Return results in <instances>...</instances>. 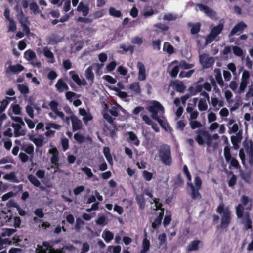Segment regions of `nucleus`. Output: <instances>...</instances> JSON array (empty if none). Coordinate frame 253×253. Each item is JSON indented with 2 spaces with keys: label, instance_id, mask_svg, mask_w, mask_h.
I'll return each instance as SVG.
<instances>
[{
  "label": "nucleus",
  "instance_id": "dca6fc26",
  "mask_svg": "<svg viewBox=\"0 0 253 253\" xmlns=\"http://www.w3.org/2000/svg\"><path fill=\"white\" fill-rule=\"evenodd\" d=\"M21 124L17 123H12L11 125V126L14 129V136L16 137L23 136L25 134L24 131H20V130L21 128Z\"/></svg>",
  "mask_w": 253,
  "mask_h": 253
},
{
  "label": "nucleus",
  "instance_id": "39448f33",
  "mask_svg": "<svg viewBox=\"0 0 253 253\" xmlns=\"http://www.w3.org/2000/svg\"><path fill=\"white\" fill-rule=\"evenodd\" d=\"M244 148L249 156V158H253V142L252 140H245L243 143Z\"/></svg>",
  "mask_w": 253,
  "mask_h": 253
},
{
  "label": "nucleus",
  "instance_id": "aec40b11",
  "mask_svg": "<svg viewBox=\"0 0 253 253\" xmlns=\"http://www.w3.org/2000/svg\"><path fill=\"white\" fill-rule=\"evenodd\" d=\"M93 68L92 66H89L85 71V75L86 78L89 81H90L91 83L94 82V75L92 71Z\"/></svg>",
  "mask_w": 253,
  "mask_h": 253
},
{
  "label": "nucleus",
  "instance_id": "052dcab7",
  "mask_svg": "<svg viewBox=\"0 0 253 253\" xmlns=\"http://www.w3.org/2000/svg\"><path fill=\"white\" fill-rule=\"evenodd\" d=\"M104 111L102 112V115L103 118L105 119L109 123L113 124L114 122V119L107 113L104 112Z\"/></svg>",
  "mask_w": 253,
  "mask_h": 253
},
{
  "label": "nucleus",
  "instance_id": "b1692460",
  "mask_svg": "<svg viewBox=\"0 0 253 253\" xmlns=\"http://www.w3.org/2000/svg\"><path fill=\"white\" fill-rule=\"evenodd\" d=\"M102 236L106 243H109L114 238L113 234L109 230H104Z\"/></svg>",
  "mask_w": 253,
  "mask_h": 253
},
{
  "label": "nucleus",
  "instance_id": "423d86ee",
  "mask_svg": "<svg viewBox=\"0 0 253 253\" xmlns=\"http://www.w3.org/2000/svg\"><path fill=\"white\" fill-rule=\"evenodd\" d=\"M70 119L72 124V128L74 131H77L81 129L82 127V121L75 115L72 114L70 116Z\"/></svg>",
  "mask_w": 253,
  "mask_h": 253
},
{
  "label": "nucleus",
  "instance_id": "5fc2aeb1",
  "mask_svg": "<svg viewBox=\"0 0 253 253\" xmlns=\"http://www.w3.org/2000/svg\"><path fill=\"white\" fill-rule=\"evenodd\" d=\"M34 214L40 218H43L44 215L43 209L41 208L36 209L34 211Z\"/></svg>",
  "mask_w": 253,
  "mask_h": 253
},
{
  "label": "nucleus",
  "instance_id": "cd10ccee",
  "mask_svg": "<svg viewBox=\"0 0 253 253\" xmlns=\"http://www.w3.org/2000/svg\"><path fill=\"white\" fill-rule=\"evenodd\" d=\"M42 246L38 247L40 248V253H47V251L50 249L53 248L50 245V243L47 241H44L42 242Z\"/></svg>",
  "mask_w": 253,
  "mask_h": 253
},
{
  "label": "nucleus",
  "instance_id": "f03ea898",
  "mask_svg": "<svg viewBox=\"0 0 253 253\" xmlns=\"http://www.w3.org/2000/svg\"><path fill=\"white\" fill-rule=\"evenodd\" d=\"M147 109L152 113V118L157 121L162 127L165 128L163 121L158 116L159 111L162 113H164V108L161 104L157 101H153L151 105L147 107Z\"/></svg>",
  "mask_w": 253,
  "mask_h": 253
},
{
  "label": "nucleus",
  "instance_id": "ddd939ff",
  "mask_svg": "<svg viewBox=\"0 0 253 253\" xmlns=\"http://www.w3.org/2000/svg\"><path fill=\"white\" fill-rule=\"evenodd\" d=\"M190 187L191 189V196L194 200L200 199L202 198L201 195L199 192L200 189L195 188L192 183L189 184Z\"/></svg>",
  "mask_w": 253,
  "mask_h": 253
},
{
  "label": "nucleus",
  "instance_id": "338daca9",
  "mask_svg": "<svg viewBox=\"0 0 253 253\" xmlns=\"http://www.w3.org/2000/svg\"><path fill=\"white\" fill-rule=\"evenodd\" d=\"M43 51L45 56L50 59H54V55L49 49L46 47L43 49Z\"/></svg>",
  "mask_w": 253,
  "mask_h": 253
},
{
  "label": "nucleus",
  "instance_id": "f8f14e48",
  "mask_svg": "<svg viewBox=\"0 0 253 253\" xmlns=\"http://www.w3.org/2000/svg\"><path fill=\"white\" fill-rule=\"evenodd\" d=\"M55 87L59 92H62L64 90H68L69 89L68 86L62 79L58 80L55 84Z\"/></svg>",
  "mask_w": 253,
  "mask_h": 253
},
{
  "label": "nucleus",
  "instance_id": "9d476101",
  "mask_svg": "<svg viewBox=\"0 0 253 253\" xmlns=\"http://www.w3.org/2000/svg\"><path fill=\"white\" fill-rule=\"evenodd\" d=\"M137 67L138 69V79L139 81H144L146 78V70L144 64L141 62L137 63Z\"/></svg>",
  "mask_w": 253,
  "mask_h": 253
},
{
  "label": "nucleus",
  "instance_id": "e433bc0d",
  "mask_svg": "<svg viewBox=\"0 0 253 253\" xmlns=\"http://www.w3.org/2000/svg\"><path fill=\"white\" fill-rule=\"evenodd\" d=\"M136 200L137 204L139 205L140 209H143L145 205V199L142 195H138L136 196Z\"/></svg>",
  "mask_w": 253,
  "mask_h": 253
},
{
  "label": "nucleus",
  "instance_id": "bf43d9fd",
  "mask_svg": "<svg viewBox=\"0 0 253 253\" xmlns=\"http://www.w3.org/2000/svg\"><path fill=\"white\" fill-rule=\"evenodd\" d=\"M116 65L117 64L115 61H111L109 64H108L106 66V72H110L113 71L116 68Z\"/></svg>",
  "mask_w": 253,
  "mask_h": 253
},
{
  "label": "nucleus",
  "instance_id": "79ce46f5",
  "mask_svg": "<svg viewBox=\"0 0 253 253\" xmlns=\"http://www.w3.org/2000/svg\"><path fill=\"white\" fill-rule=\"evenodd\" d=\"M28 179L30 182L36 187H39L41 183L39 180L33 175H29Z\"/></svg>",
  "mask_w": 253,
  "mask_h": 253
},
{
  "label": "nucleus",
  "instance_id": "7c9ffc66",
  "mask_svg": "<svg viewBox=\"0 0 253 253\" xmlns=\"http://www.w3.org/2000/svg\"><path fill=\"white\" fill-rule=\"evenodd\" d=\"M244 208L242 204H239L236 207V213L238 218H241L243 216Z\"/></svg>",
  "mask_w": 253,
  "mask_h": 253
},
{
  "label": "nucleus",
  "instance_id": "9b49d317",
  "mask_svg": "<svg viewBox=\"0 0 253 253\" xmlns=\"http://www.w3.org/2000/svg\"><path fill=\"white\" fill-rule=\"evenodd\" d=\"M63 40V38L59 36L57 34H52L47 38V41L48 44L54 45Z\"/></svg>",
  "mask_w": 253,
  "mask_h": 253
},
{
  "label": "nucleus",
  "instance_id": "2f4dec72",
  "mask_svg": "<svg viewBox=\"0 0 253 253\" xmlns=\"http://www.w3.org/2000/svg\"><path fill=\"white\" fill-rule=\"evenodd\" d=\"M18 19L19 23L21 24V26H23V24L26 25L29 23L28 18L25 16L22 11H21L18 15Z\"/></svg>",
  "mask_w": 253,
  "mask_h": 253
},
{
  "label": "nucleus",
  "instance_id": "20e7f679",
  "mask_svg": "<svg viewBox=\"0 0 253 253\" xmlns=\"http://www.w3.org/2000/svg\"><path fill=\"white\" fill-rule=\"evenodd\" d=\"M160 158H171L170 147L167 145H162L159 150Z\"/></svg>",
  "mask_w": 253,
  "mask_h": 253
},
{
  "label": "nucleus",
  "instance_id": "e2e57ef3",
  "mask_svg": "<svg viewBox=\"0 0 253 253\" xmlns=\"http://www.w3.org/2000/svg\"><path fill=\"white\" fill-rule=\"evenodd\" d=\"M185 126L186 123L184 120H179L177 122V128L181 131H183Z\"/></svg>",
  "mask_w": 253,
  "mask_h": 253
},
{
  "label": "nucleus",
  "instance_id": "4d7b16f0",
  "mask_svg": "<svg viewBox=\"0 0 253 253\" xmlns=\"http://www.w3.org/2000/svg\"><path fill=\"white\" fill-rule=\"evenodd\" d=\"M84 224V222L80 218H78L76 221L75 228L77 231H79L81 229V226Z\"/></svg>",
  "mask_w": 253,
  "mask_h": 253
},
{
  "label": "nucleus",
  "instance_id": "de8ad7c7",
  "mask_svg": "<svg viewBox=\"0 0 253 253\" xmlns=\"http://www.w3.org/2000/svg\"><path fill=\"white\" fill-rule=\"evenodd\" d=\"M194 64H188L185 60H181L179 63V67L183 69H189L194 67Z\"/></svg>",
  "mask_w": 253,
  "mask_h": 253
},
{
  "label": "nucleus",
  "instance_id": "c85d7f7f",
  "mask_svg": "<svg viewBox=\"0 0 253 253\" xmlns=\"http://www.w3.org/2000/svg\"><path fill=\"white\" fill-rule=\"evenodd\" d=\"M11 99V98L9 97H6L5 99H3L1 102V105L0 106V114H2L5 110L7 107V106L8 105L9 103V100Z\"/></svg>",
  "mask_w": 253,
  "mask_h": 253
},
{
  "label": "nucleus",
  "instance_id": "ea45409f",
  "mask_svg": "<svg viewBox=\"0 0 253 253\" xmlns=\"http://www.w3.org/2000/svg\"><path fill=\"white\" fill-rule=\"evenodd\" d=\"M150 242L146 238H144L142 241V249L141 251H148L150 249Z\"/></svg>",
  "mask_w": 253,
  "mask_h": 253
},
{
  "label": "nucleus",
  "instance_id": "4be33fe9",
  "mask_svg": "<svg viewBox=\"0 0 253 253\" xmlns=\"http://www.w3.org/2000/svg\"><path fill=\"white\" fill-rule=\"evenodd\" d=\"M244 224L245 229L248 230L252 228V221L251 219L249 213L245 214Z\"/></svg>",
  "mask_w": 253,
  "mask_h": 253
},
{
  "label": "nucleus",
  "instance_id": "c756f323",
  "mask_svg": "<svg viewBox=\"0 0 253 253\" xmlns=\"http://www.w3.org/2000/svg\"><path fill=\"white\" fill-rule=\"evenodd\" d=\"M202 134L204 136V139L206 140V143L208 147H211L212 146V139L211 135L208 132H203Z\"/></svg>",
  "mask_w": 253,
  "mask_h": 253
},
{
  "label": "nucleus",
  "instance_id": "5701e85b",
  "mask_svg": "<svg viewBox=\"0 0 253 253\" xmlns=\"http://www.w3.org/2000/svg\"><path fill=\"white\" fill-rule=\"evenodd\" d=\"M173 84L176 91L180 93H183L184 92L186 87L182 82H173Z\"/></svg>",
  "mask_w": 253,
  "mask_h": 253
},
{
  "label": "nucleus",
  "instance_id": "72a5a7b5",
  "mask_svg": "<svg viewBox=\"0 0 253 253\" xmlns=\"http://www.w3.org/2000/svg\"><path fill=\"white\" fill-rule=\"evenodd\" d=\"M24 57L28 60H31L36 58L35 53L32 50H28L24 53Z\"/></svg>",
  "mask_w": 253,
  "mask_h": 253
},
{
  "label": "nucleus",
  "instance_id": "a18cd8bd",
  "mask_svg": "<svg viewBox=\"0 0 253 253\" xmlns=\"http://www.w3.org/2000/svg\"><path fill=\"white\" fill-rule=\"evenodd\" d=\"M192 27L191 29V33L193 35L197 34L200 30L201 24L199 23H197L194 24H191Z\"/></svg>",
  "mask_w": 253,
  "mask_h": 253
},
{
  "label": "nucleus",
  "instance_id": "f704fd0d",
  "mask_svg": "<svg viewBox=\"0 0 253 253\" xmlns=\"http://www.w3.org/2000/svg\"><path fill=\"white\" fill-rule=\"evenodd\" d=\"M69 75L74 82L79 85L80 84V78L79 75L76 73L75 71H71L69 72Z\"/></svg>",
  "mask_w": 253,
  "mask_h": 253
},
{
  "label": "nucleus",
  "instance_id": "6e6552de",
  "mask_svg": "<svg viewBox=\"0 0 253 253\" xmlns=\"http://www.w3.org/2000/svg\"><path fill=\"white\" fill-rule=\"evenodd\" d=\"M203 245V243L199 240H194L190 242L186 247V251L190 252L199 250V245Z\"/></svg>",
  "mask_w": 253,
  "mask_h": 253
},
{
  "label": "nucleus",
  "instance_id": "412c9836",
  "mask_svg": "<svg viewBox=\"0 0 253 253\" xmlns=\"http://www.w3.org/2000/svg\"><path fill=\"white\" fill-rule=\"evenodd\" d=\"M203 132H207L205 130H202L200 129L197 130L196 131V133L197 134V135L195 137V139L198 143L199 145H203L204 143V137L202 134Z\"/></svg>",
  "mask_w": 253,
  "mask_h": 253
},
{
  "label": "nucleus",
  "instance_id": "69168bd1",
  "mask_svg": "<svg viewBox=\"0 0 253 253\" xmlns=\"http://www.w3.org/2000/svg\"><path fill=\"white\" fill-rule=\"evenodd\" d=\"M143 176L145 180L149 181L152 179L153 174L146 170H144L143 171Z\"/></svg>",
  "mask_w": 253,
  "mask_h": 253
},
{
  "label": "nucleus",
  "instance_id": "2eb2a0df",
  "mask_svg": "<svg viewBox=\"0 0 253 253\" xmlns=\"http://www.w3.org/2000/svg\"><path fill=\"white\" fill-rule=\"evenodd\" d=\"M105 128L106 129L105 131L106 135L109 136L111 138H114L116 136L118 128L115 125H113L112 128L110 126H105Z\"/></svg>",
  "mask_w": 253,
  "mask_h": 253
},
{
  "label": "nucleus",
  "instance_id": "09e8293b",
  "mask_svg": "<svg viewBox=\"0 0 253 253\" xmlns=\"http://www.w3.org/2000/svg\"><path fill=\"white\" fill-rule=\"evenodd\" d=\"M18 88L21 93L26 94L29 93V89L27 86L24 84H19Z\"/></svg>",
  "mask_w": 253,
  "mask_h": 253
},
{
  "label": "nucleus",
  "instance_id": "8fccbe9b",
  "mask_svg": "<svg viewBox=\"0 0 253 253\" xmlns=\"http://www.w3.org/2000/svg\"><path fill=\"white\" fill-rule=\"evenodd\" d=\"M233 53L237 56H241L243 54L242 49L238 46H233L232 48Z\"/></svg>",
  "mask_w": 253,
  "mask_h": 253
},
{
  "label": "nucleus",
  "instance_id": "f257e3e1",
  "mask_svg": "<svg viewBox=\"0 0 253 253\" xmlns=\"http://www.w3.org/2000/svg\"><path fill=\"white\" fill-rule=\"evenodd\" d=\"M216 212L220 214H222L221 218L220 225L217 226V228L226 229L231 221V212L229 208L228 207H225L224 204L221 203L217 207Z\"/></svg>",
  "mask_w": 253,
  "mask_h": 253
},
{
  "label": "nucleus",
  "instance_id": "4468645a",
  "mask_svg": "<svg viewBox=\"0 0 253 253\" xmlns=\"http://www.w3.org/2000/svg\"><path fill=\"white\" fill-rule=\"evenodd\" d=\"M24 69V67L20 64H16L14 65H10L7 69V73H19L22 71Z\"/></svg>",
  "mask_w": 253,
  "mask_h": 253
},
{
  "label": "nucleus",
  "instance_id": "a211bd4d",
  "mask_svg": "<svg viewBox=\"0 0 253 253\" xmlns=\"http://www.w3.org/2000/svg\"><path fill=\"white\" fill-rule=\"evenodd\" d=\"M127 134L129 136V142L132 144L138 146L139 145L140 141L136 134L132 131L128 132Z\"/></svg>",
  "mask_w": 253,
  "mask_h": 253
},
{
  "label": "nucleus",
  "instance_id": "13d9d810",
  "mask_svg": "<svg viewBox=\"0 0 253 253\" xmlns=\"http://www.w3.org/2000/svg\"><path fill=\"white\" fill-rule=\"evenodd\" d=\"M49 106L53 112H56L58 110V103L57 101L55 100L50 101L49 103Z\"/></svg>",
  "mask_w": 253,
  "mask_h": 253
},
{
  "label": "nucleus",
  "instance_id": "a19ab883",
  "mask_svg": "<svg viewBox=\"0 0 253 253\" xmlns=\"http://www.w3.org/2000/svg\"><path fill=\"white\" fill-rule=\"evenodd\" d=\"M189 125L192 129L201 128L202 126V124L196 120H192L189 122Z\"/></svg>",
  "mask_w": 253,
  "mask_h": 253
},
{
  "label": "nucleus",
  "instance_id": "37998d69",
  "mask_svg": "<svg viewBox=\"0 0 253 253\" xmlns=\"http://www.w3.org/2000/svg\"><path fill=\"white\" fill-rule=\"evenodd\" d=\"M34 146L32 144L23 146L21 147V150L25 151L26 153L28 154H33L34 152Z\"/></svg>",
  "mask_w": 253,
  "mask_h": 253
},
{
  "label": "nucleus",
  "instance_id": "7ed1b4c3",
  "mask_svg": "<svg viewBox=\"0 0 253 253\" xmlns=\"http://www.w3.org/2000/svg\"><path fill=\"white\" fill-rule=\"evenodd\" d=\"M199 61L204 68H209L213 66L214 59L212 57H209L206 54H203L199 56Z\"/></svg>",
  "mask_w": 253,
  "mask_h": 253
},
{
  "label": "nucleus",
  "instance_id": "a878e982",
  "mask_svg": "<svg viewBox=\"0 0 253 253\" xmlns=\"http://www.w3.org/2000/svg\"><path fill=\"white\" fill-rule=\"evenodd\" d=\"M109 106L106 104L105 105V107H104L103 111H108L109 113L114 117H117L119 115V111L117 109V108L115 106H112L111 109L108 110Z\"/></svg>",
  "mask_w": 253,
  "mask_h": 253
},
{
  "label": "nucleus",
  "instance_id": "0eeeda50",
  "mask_svg": "<svg viewBox=\"0 0 253 253\" xmlns=\"http://www.w3.org/2000/svg\"><path fill=\"white\" fill-rule=\"evenodd\" d=\"M197 6L199 10L204 12L208 16L211 18L215 17L216 13L212 9H210L208 6L203 4H198Z\"/></svg>",
  "mask_w": 253,
  "mask_h": 253
},
{
  "label": "nucleus",
  "instance_id": "c03bdc74",
  "mask_svg": "<svg viewBox=\"0 0 253 253\" xmlns=\"http://www.w3.org/2000/svg\"><path fill=\"white\" fill-rule=\"evenodd\" d=\"M29 7L30 10L32 11L35 14H37L41 12V11L39 10L38 5L35 2H33L30 3Z\"/></svg>",
  "mask_w": 253,
  "mask_h": 253
},
{
  "label": "nucleus",
  "instance_id": "4c0bfd02",
  "mask_svg": "<svg viewBox=\"0 0 253 253\" xmlns=\"http://www.w3.org/2000/svg\"><path fill=\"white\" fill-rule=\"evenodd\" d=\"M198 109L200 111H206L208 108V106L205 99H200L198 103Z\"/></svg>",
  "mask_w": 253,
  "mask_h": 253
},
{
  "label": "nucleus",
  "instance_id": "680f3d73",
  "mask_svg": "<svg viewBox=\"0 0 253 253\" xmlns=\"http://www.w3.org/2000/svg\"><path fill=\"white\" fill-rule=\"evenodd\" d=\"M82 170L84 172L85 174L88 176V178L92 177L93 174L91 170V169L88 167H85L82 168Z\"/></svg>",
  "mask_w": 253,
  "mask_h": 253
},
{
  "label": "nucleus",
  "instance_id": "6ab92c4d",
  "mask_svg": "<svg viewBox=\"0 0 253 253\" xmlns=\"http://www.w3.org/2000/svg\"><path fill=\"white\" fill-rule=\"evenodd\" d=\"M77 10L79 12H82L83 15L85 17L88 14L89 9L87 5H84L81 2L78 6Z\"/></svg>",
  "mask_w": 253,
  "mask_h": 253
},
{
  "label": "nucleus",
  "instance_id": "6e6d98bb",
  "mask_svg": "<svg viewBox=\"0 0 253 253\" xmlns=\"http://www.w3.org/2000/svg\"><path fill=\"white\" fill-rule=\"evenodd\" d=\"M74 138L77 142L80 144L84 142V136L79 133H75Z\"/></svg>",
  "mask_w": 253,
  "mask_h": 253
},
{
  "label": "nucleus",
  "instance_id": "3c124183",
  "mask_svg": "<svg viewBox=\"0 0 253 253\" xmlns=\"http://www.w3.org/2000/svg\"><path fill=\"white\" fill-rule=\"evenodd\" d=\"M131 43L133 44L141 45L143 43V39L141 37L136 36L131 39Z\"/></svg>",
  "mask_w": 253,
  "mask_h": 253
},
{
  "label": "nucleus",
  "instance_id": "0e129e2a",
  "mask_svg": "<svg viewBox=\"0 0 253 253\" xmlns=\"http://www.w3.org/2000/svg\"><path fill=\"white\" fill-rule=\"evenodd\" d=\"M9 25H8V31L14 32L16 30V25L13 19L8 20Z\"/></svg>",
  "mask_w": 253,
  "mask_h": 253
},
{
  "label": "nucleus",
  "instance_id": "393cba45",
  "mask_svg": "<svg viewBox=\"0 0 253 253\" xmlns=\"http://www.w3.org/2000/svg\"><path fill=\"white\" fill-rule=\"evenodd\" d=\"M129 89L135 94H139L141 93V90L138 82H134L129 86Z\"/></svg>",
  "mask_w": 253,
  "mask_h": 253
},
{
  "label": "nucleus",
  "instance_id": "f3484780",
  "mask_svg": "<svg viewBox=\"0 0 253 253\" xmlns=\"http://www.w3.org/2000/svg\"><path fill=\"white\" fill-rule=\"evenodd\" d=\"M224 25L223 23H220L217 26L213 27L211 31V33L216 37L219 35L223 29Z\"/></svg>",
  "mask_w": 253,
  "mask_h": 253
},
{
  "label": "nucleus",
  "instance_id": "c9c22d12",
  "mask_svg": "<svg viewBox=\"0 0 253 253\" xmlns=\"http://www.w3.org/2000/svg\"><path fill=\"white\" fill-rule=\"evenodd\" d=\"M241 177L245 182L248 184H250L252 182L251 173L250 172L242 173Z\"/></svg>",
  "mask_w": 253,
  "mask_h": 253
},
{
  "label": "nucleus",
  "instance_id": "1a4fd4ad",
  "mask_svg": "<svg viewBox=\"0 0 253 253\" xmlns=\"http://www.w3.org/2000/svg\"><path fill=\"white\" fill-rule=\"evenodd\" d=\"M246 27L247 25L242 21L238 23L231 30L229 36L231 37L236 34L238 32H242Z\"/></svg>",
  "mask_w": 253,
  "mask_h": 253
},
{
  "label": "nucleus",
  "instance_id": "58836bf2",
  "mask_svg": "<svg viewBox=\"0 0 253 253\" xmlns=\"http://www.w3.org/2000/svg\"><path fill=\"white\" fill-rule=\"evenodd\" d=\"M109 14L114 17H120L122 16V13L120 10H116L114 7H110L109 9Z\"/></svg>",
  "mask_w": 253,
  "mask_h": 253
},
{
  "label": "nucleus",
  "instance_id": "473e14b6",
  "mask_svg": "<svg viewBox=\"0 0 253 253\" xmlns=\"http://www.w3.org/2000/svg\"><path fill=\"white\" fill-rule=\"evenodd\" d=\"M166 48V51L169 54H172L174 52V47L172 45H171L168 42H165L164 43V47H163V50H165Z\"/></svg>",
  "mask_w": 253,
  "mask_h": 253
},
{
  "label": "nucleus",
  "instance_id": "bb28decb",
  "mask_svg": "<svg viewBox=\"0 0 253 253\" xmlns=\"http://www.w3.org/2000/svg\"><path fill=\"white\" fill-rule=\"evenodd\" d=\"M3 178L5 180H9L14 183L19 182V181L17 179L14 172H11L8 174H5L3 176Z\"/></svg>",
  "mask_w": 253,
  "mask_h": 253
},
{
  "label": "nucleus",
  "instance_id": "774afa93",
  "mask_svg": "<svg viewBox=\"0 0 253 253\" xmlns=\"http://www.w3.org/2000/svg\"><path fill=\"white\" fill-rule=\"evenodd\" d=\"M26 112L30 118H34V110L33 108L31 106V105H28L26 106Z\"/></svg>",
  "mask_w": 253,
  "mask_h": 253
},
{
  "label": "nucleus",
  "instance_id": "864d4df0",
  "mask_svg": "<svg viewBox=\"0 0 253 253\" xmlns=\"http://www.w3.org/2000/svg\"><path fill=\"white\" fill-rule=\"evenodd\" d=\"M120 48L122 49L125 52L130 51L131 53H133L134 50V47L132 45H129L126 47L125 44H121L120 45Z\"/></svg>",
  "mask_w": 253,
  "mask_h": 253
},
{
  "label": "nucleus",
  "instance_id": "49530a36",
  "mask_svg": "<svg viewBox=\"0 0 253 253\" xmlns=\"http://www.w3.org/2000/svg\"><path fill=\"white\" fill-rule=\"evenodd\" d=\"M249 80H250V73L249 72L245 70L243 72L242 78H241V82L246 83L248 84L249 83Z\"/></svg>",
  "mask_w": 253,
  "mask_h": 253
},
{
  "label": "nucleus",
  "instance_id": "603ef678",
  "mask_svg": "<svg viewBox=\"0 0 253 253\" xmlns=\"http://www.w3.org/2000/svg\"><path fill=\"white\" fill-rule=\"evenodd\" d=\"M162 41L160 39L154 40L152 42V45L154 49L159 50L161 47V43Z\"/></svg>",
  "mask_w": 253,
  "mask_h": 253
}]
</instances>
